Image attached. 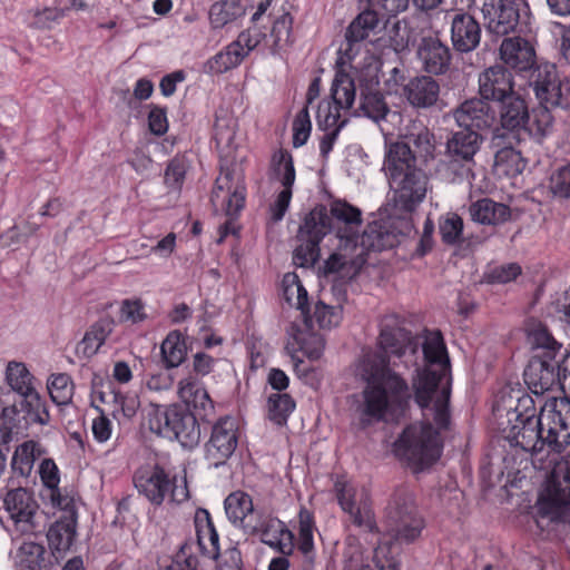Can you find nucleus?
<instances>
[{"label": "nucleus", "instance_id": "1", "mask_svg": "<svg viewBox=\"0 0 570 570\" xmlns=\"http://www.w3.org/2000/svg\"><path fill=\"white\" fill-rule=\"evenodd\" d=\"M422 351L425 364L416 368L412 390L423 421L407 425L393 444L395 455L417 470L439 460L443 448L440 432L451 423V367L441 332H429Z\"/></svg>", "mask_w": 570, "mask_h": 570}, {"label": "nucleus", "instance_id": "2", "mask_svg": "<svg viewBox=\"0 0 570 570\" xmlns=\"http://www.w3.org/2000/svg\"><path fill=\"white\" fill-rule=\"evenodd\" d=\"M379 346L381 353L365 355L360 367L365 386L356 411L364 426L397 417L412 399L406 380L390 367V358L402 357L407 350L415 354L419 343L413 341L397 316L390 315L382 320Z\"/></svg>", "mask_w": 570, "mask_h": 570}, {"label": "nucleus", "instance_id": "3", "mask_svg": "<svg viewBox=\"0 0 570 570\" xmlns=\"http://www.w3.org/2000/svg\"><path fill=\"white\" fill-rule=\"evenodd\" d=\"M507 425L502 434L512 446L527 452H540L546 445L561 453L570 446V400L553 399L547 402L540 414L531 396L518 399V405L507 412Z\"/></svg>", "mask_w": 570, "mask_h": 570}, {"label": "nucleus", "instance_id": "4", "mask_svg": "<svg viewBox=\"0 0 570 570\" xmlns=\"http://www.w3.org/2000/svg\"><path fill=\"white\" fill-rule=\"evenodd\" d=\"M528 343L534 351L523 373L529 390L533 394L542 395L561 386L562 380L567 377V366L561 367V362L557 358L562 344L542 325L529 331Z\"/></svg>", "mask_w": 570, "mask_h": 570}, {"label": "nucleus", "instance_id": "5", "mask_svg": "<svg viewBox=\"0 0 570 570\" xmlns=\"http://www.w3.org/2000/svg\"><path fill=\"white\" fill-rule=\"evenodd\" d=\"M357 239L360 243H357V248L353 249L354 255L350 256L347 252H337L325 261V275L337 274L343 281H352L365 265L367 252H381L395 246V237L389 234L382 220L367 224Z\"/></svg>", "mask_w": 570, "mask_h": 570}, {"label": "nucleus", "instance_id": "6", "mask_svg": "<svg viewBox=\"0 0 570 570\" xmlns=\"http://www.w3.org/2000/svg\"><path fill=\"white\" fill-rule=\"evenodd\" d=\"M383 169L392 191L393 205L406 214L412 213L425 198L429 177L420 165L384 158Z\"/></svg>", "mask_w": 570, "mask_h": 570}, {"label": "nucleus", "instance_id": "7", "mask_svg": "<svg viewBox=\"0 0 570 570\" xmlns=\"http://www.w3.org/2000/svg\"><path fill=\"white\" fill-rule=\"evenodd\" d=\"M151 432L177 440L185 448H194L200 441V426L197 415L180 404H150L147 413Z\"/></svg>", "mask_w": 570, "mask_h": 570}, {"label": "nucleus", "instance_id": "8", "mask_svg": "<svg viewBox=\"0 0 570 570\" xmlns=\"http://www.w3.org/2000/svg\"><path fill=\"white\" fill-rule=\"evenodd\" d=\"M389 533L402 543L414 542L425 528L413 492L406 487L396 488L385 508Z\"/></svg>", "mask_w": 570, "mask_h": 570}, {"label": "nucleus", "instance_id": "9", "mask_svg": "<svg viewBox=\"0 0 570 570\" xmlns=\"http://www.w3.org/2000/svg\"><path fill=\"white\" fill-rule=\"evenodd\" d=\"M132 480L138 493L154 505H161L166 499L181 503L189 498L186 479L183 478L181 484H177V478L170 476L158 464L139 468Z\"/></svg>", "mask_w": 570, "mask_h": 570}, {"label": "nucleus", "instance_id": "10", "mask_svg": "<svg viewBox=\"0 0 570 570\" xmlns=\"http://www.w3.org/2000/svg\"><path fill=\"white\" fill-rule=\"evenodd\" d=\"M538 510L552 521L570 523V452L554 464Z\"/></svg>", "mask_w": 570, "mask_h": 570}, {"label": "nucleus", "instance_id": "11", "mask_svg": "<svg viewBox=\"0 0 570 570\" xmlns=\"http://www.w3.org/2000/svg\"><path fill=\"white\" fill-rule=\"evenodd\" d=\"M435 138L433 132L420 121H412L396 141L387 146L385 158L412 163L426 164L434 158Z\"/></svg>", "mask_w": 570, "mask_h": 570}, {"label": "nucleus", "instance_id": "12", "mask_svg": "<svg viewBox=\"0 0 570 570\" xmlns=\"http://www.w3.org/2000/svg\"><path fill=\"white\" fill-rule=\"evenodd\" d=\"M527 78L540 105L570 110V80L560 79L554 65H537Z\"/></svg>", "mask_w": 570, "mask_h": 570}, {"label": "nucleus", "instance_id": "13", "mask_svg": "<svg viewBox=\"0 0 570 570\" xmlns=\"http://www.w3.org/2000/svg\"><path fill=\"white\" fill-rule=\"evenodd\" d=\"M326 207L313 208L304 218L298 229L301 244L294 249L293 263L297 267H312L320 257V243L328 234Z\"/></svg>", "mask_w": 570, "mask_h": 570}, {"label": "nucleus", "instance_id": "14", "mask_svg": "<svg viewBox=\"0 0 570 570\" xmlns=\"http://www.w3.org/2000/svg\"><path fill=\"white\" fill-rule=\"evenodd\" d=\"M500 127L493 130L491 144L499 147L504 139H515L521 132L528 131L530 121L529 107L525 98L515 91L501 101L497 102Z\"/></svg>", "mask_w": 570, "mask_h": 570}, {"label": "nucleus", "instance_id": "15", "mask_svg": "<svg viewBox=\"0 0 570 570\" xmlns=\"http://www.w3.org/2000/svg\"><path fill=\"white\" fill-rule=\"evenodd\" d=\"M3 503L12 522L13 531L22 535H37L43 532L45 527L40 521L42 515L38 511L39 505L27 489L19 487L9 491Z\"/></svg>", "mask_w": 570, "mask_h": 570}, {"label": "nucleus", "instance_id": "16", "mask_svg": "<svg viewBox=\"0 0 570 570\" xmlns=\"http://www.w3.org/2000/svg\"><path fill=\"white\" fill-rule=\"evenodd\" d=\"M333 104L322 101L318 105L316 119L322 130H332L345 119H341V109H350L355 100V85L351 76L337 71L331 88Z\"/></svg>", "mask_w": 570, "mask_h": 570}, {"label": "nucleus", "instance_id": "17", "mask_svg": "<svg viewBox=\"0 0 570 570\" xmlns=\"http://www.w3.org/2000/svg\"><path fill=\"white\" fill-rule=\"evenodd\" d=\"M334 490L340 507L350 515L353 524L368 532L377 530L370 495L365 489L358 492L352 483L336 480Z\"/></svg>", "mask_w": 570, "mask_h": 570}, {"label": "nucleus", "instance_id": "18", "mask_svg": "<svg viewBox=\"0 0 570 570\" xmlns=\"http://www.w3.org/2000/svg\"><path fill=\"white\" fill-rule=\"evenodd\" d=\"M471 7L481 11L484 27L491 35L507 36L519 24L520 10L517 0H471Z\"/></svg>", "mask_w": 570, "mask_h": 570}, {"label": "nucleus", "instance_id": "19", "mask_svg": "<svg viewBox=\"0 0 570 570\" xmlns=\"http://www.w3.org/2000/svg\"><path fill=\"white\" fill-rule=\"evenodd\" d=\"M326 220L328 222V233L334 230L336 236L344 242V247L340 252H347L357 248L356 238L362 225V212L360 208L348 204L345 200H334L331 204L330 214L326 210Z\"/></svg>", "mask_w": 570, "mask_h": 570}, {"label": "nucleus", "instance_id": "20", "mask_svg": "<svg viewBox=\"0 0 570 570\" xmlns=\"http://www.w3.org/2000/svg\"><path fill=\"white\" fill-rule=\"evenodd\" d=\"M483 137L474 130L452 132L446 141V154L450 158V166L454 168L462 178L472 176L474 156L480 150Z\"/></svg>", "mask_w": 570, "mask_h": 570}, {"label": "nucleus", "instance_id": "21", "mask_svg": "<svg viewBox=\"0 0 570 570\" xmlns=\"http://www.w3.org/2000/svg\"><path fill=\"white\" fill-rule=\"evenodd\" d=\"M238 444L236 421L226 416L219 419L212 429V434L205 444V459L210 465L218 468L227 462Z\"/></svg>", "mask_w": 570, "mask_h": 570}, {"label": "nucleus", "instance_id": "22", "mask_svg": "<svg viewBox=\"0 0 570 570\" xmlns=\"http://www.w3.org/2000/svg\"><path fill=\"white\" fill-rule=\"evenodd\" d=\"M451 114L461 129L476 132L491 129L497 120L495 110L480 97L464 100Z\"/></svg>", "mask_w": 570, "mask_h": 570}, {"label": "nucleus", "instance_id": "23", "mask_svg": "<svg viewBox=\"0 0 570 570\" xmlns=\"http://www.w3.org/2000/svg\"><path fill=\"white\" fill-rule=\"evenodd\" d=\"M416 58L428 75L441 76L451 67L452 52L436 36H425L416 45Z\"/></svg>", "mask_w": 570, "mask_h": 570}, {"label": "nucleus", "instance_id": "24", "mask_svg": "<svg viewBox=\"0 0 570 570\" xmlns=\"http://www.w3.org/2000/svg\"><path fill=\"white\" fill-rule=\"evenodd\" d=\"M480 98L499 102L517 90L512 72L503 65L485 68L478 78Z\"/></svg>", "mask_w": 570, "mask_h": 570}, {"label": "nucleus", "instance_id": "25", "mask_svg": "<svg viewBox=\"0 0 570 570\" xmlns=\"http://www.w3.org/2000/svg\"><path fill=\"white\" fill-rule=\"evenodd\" d=\"M451 40L456 51H473L481 40L480 23L470 13L455 12L451 21Z\"/></svg>", "mask_w": 570, "mask_h": 570}, {"label": "nucleus", "instance_id": "26", "mask_svg": "<svg viewBox=\"0 0 570 570\" xmlns=\"http://www.w3.org/2000/svg\"><path fill=\"white\" fill-rule=\"evenodd\" d=\"M500 58L510 68L518 72L530 73L534 69L535 52L531 43L521 37L503 39L500 46Z\"/></svg>", "mask_w": 570, "mask_h": 570}, {"label": "nucleus", "instance_id": "27", "mask_svg": "<svg viewBox=\"0 0 570 570\" xmlns=\"http://www.w3.org/2000/svg\"><path fill=\"white\" fill-rule=\"evenodd\" d=\"M178 396L188 410L191 407L200 420L213 414L214 402L212 401L204 384L195 376H187L178 383Z\"/></svg>", "mask_w": 570, "mask_h": 570}, {"label": "nucleus", "instance_id": "28", "mask_svg": "<svg viewBox=\"0 0 570 570\" xmlns=\"http://www.w3.org/2000/svg\"><path fill=\"white\" fill-rule=\"evenodd\" d=\"M261 541L283 556H289L294 550V534L286 524L277 518H265L257 523Z\"/></svg>", "mask_w": 570, "mask_h": 570}, {"label": "nucleus", "instance_id": "29", "mask_svg": "<svg viewBox=\"0 0 570 570\" xmlns=\"http://www.w3.org/2000/svg\"><path fill=\"white\" fill-rule=\"evenodd\" d=\"M403 94L412 107L428 109L439 100L440 83L430 75L417 76L409 80L403 88Z\"/></svg>", "mask_w": 570, "mask_h": 570}, {"label": "nucleus", "instance_id": "30", "mask_svg": "<svg viewBox=\"0 0 570 570\" xmlns=\"http://www.w3.org/2000/svg\"><path fill=\"white\" fill-rule=\"evenodd\" d=\"M357 111L360 115L372 119L376 124L386 118L390 112V108L380 89L379 80H371L366 83H361Z\"/></svg>", "mask_w": 570, "mask_h": 570}, {"label": "nucleus", "instance_id": "31", "mask_svg": "<svg viewBox=\"0 0 570 570\" xmlns=\"http://www.w3.org/2000/svg\"><path fill=\"white\" fill-rule=\"evenodd\" d=\"M225 512L227 518L246 532L254 533L257 523L253 521L254 505L249 494L236 491L225 499Z\"/></svg>", "mask_w": 570, "mask_h": 570}, {"label": "nucleus", "instance_id": "32", "mask_svg": "<svg viewBox=\"0 0 570 570\" xmlns=\"http://www.w3.org/2000/svg\"><path fill=\"white\" fill-rule=\"evenodd\" d=\"M226 190L225 213L228 217H236L245 206L246 188L243 183L232 184V174L226 173L224 177H218L215 188L212 193V202L215 205L220 197V193Z\"/></svg>", "mask_w": 570, "mask_h": 570}, {"label": "nucleus", "instance_id": "33", "mask_svg": "<svg viewBox=\"0 0 570 570\" xmlns=\"http://www.w3.org/2000/svg\"><path fill=\"white\" fill-rule=\"evenodd\" d=\"M77 512L62 514L47 532L50 548L57 552L68 551L76 538Z\"/></svg>", "mask_w": 570, "mask_h": 570}, {"label": "nucleus", "instance_id": "34", "mask_svg": "<svg viewBox=\"0 0 570 570\" xmlns=\"http://www.w3.org/2000/svg\"><path fill=\"white\" fill-rule=\"evenodd\" d=\"M28 430V422L14 406H4L0 412V446L10 451V444L18 441Z\"/></svg>", "mask_w": 570, "mask_h": 570}, {"label": "nucleus", "instance_id": "35", "mask_svg": "<svg viewBox=\"0 0 570 570\" xmlns=\"http://www.w3.org/2000/svg\"><path fill=\"white\" fill-rule=\"evenodd\" d=\"M471 219L482 225H498L510 218V208L490 198H482L469 207Z\"/></svg>", "mask_w": 570, "mask_h": 570}, {"label": "nucleus", "instance_id": "36", "mask_svg": "<svg viewBox=\"0 0 570 570\" xmlns=\"http://www.w3.org/2000/svg\"><path fill=\"white\" fill-rule=\"evenodd\" d=\"M283 296L289 306L296 307L301 312V317L304 324L311 326V315L308 307L307 291L302 285L297 275L287 273L282 281Z\"/></svg>", "mask_w": 570, "mask_h": 570}, {"label": "nucleus", "instance_id": "37", "mask_svg": "<svg viewBox=\"0 0 570 570\" xmlns=\"http://www.w3.org/2000/svg\"><path fill=\"white\" fill-rule=\"evenodd\" d=\"M334 275L333 292H337V302L341 304L346 299V292L345 289H342V286L348 281L341 279L337 274ZM311 317L312 321L315 320L321 328H332L337 326L342 320V306H331L323 302H318L315 304L314 314Z\"/></svg>", "mask_w": 570, "mask_h": 570}, {"label": "nucleus", "instance_id": "38", "mask_svg": "<svg viewBox=\"0 0 570 570\" xmlns=\"http://www.w3.org/2000/svg\"><path fill=\"white\" fill-rule=\"evenodd\" d=\"M362 12L348 26L345 38L348 42H358L366 39L370 32L375 31L385 20L370 6L361 3Z\"/></svg>", "mask_w": 570, "mask_h": 570}, {"label": "nucleus", "instance_id": "39", "mask_svg": "<svg viewBox=\"0 0 570 570\" xmlns=\"http://www.w3.org/2000/svg\"><path fill=\"white\" fill-rule=\"evenodd\" d=\"M115 322L109 317H104L94 323L86 332L83 338L77 346V353L85 357H91L104 345L107 337L111 334Z\"/></svg>", "mask_w": 570, "mask_h": 570}, {"label": "nucleus", "instance_id": "40", "mask_svg": "<svg viewBox=\"0 0 570 570\" xmlns=\"http://www.w3.org/2000/svg\"><path fill=\"white\" fill-rule=\"evenodd\" d=\"M313 321L311 320V326L307 327L304 324L302 328L298 324L292 323L287 330L289 336L293 337L299 350L311 360H317L321 357L324 350V342L321 335L314 333Z\"/></svg>", "mask_w": 570, "mask_h": 570}, {"label": "nucleus", "instance_id": "41", "mask_svg": "<svg viewBox=\"0 0 570 570\" xmlns=\"http://www.w3.org/2000/svg\"><path fill=\"white\" fill-rule=\"evenodd\" d=\"M247 55V50L236 39L208 61V68L214 73L226 72L240 65Z\"/></svg>", "mask_w": 570, "mask_h": 570}, {"label": "nucleus", "instance_id": "42", "mask_svg": "<svg viewBox=\"0 0 570 570\" xmlns=\"http://www.w3.org/2000/svg\"><path fill=\"white\" fill-rule=\"evenodd\" d=\"M160 352L166 368L178 367L186 358L185 338L178 331H171L160 345Z\"/></svg>", "mask_w": 570, "mask_h": 570}, {"label": "nucleus", "instance_id": "43", "mask_svg": "<svg viewBox=\"0 0 570 570\" xmlns=\"http://www.w3.org/2000/svg\"><path fill=\"white\" fill-rule=\"evenodd\" d=\"M519 140L520 137L515 139L505 137L504 144L497 147L494 165L501 167L505 174L521 173L525 167L521 153L513 148V144Z\"/></svg>", "mask_w": 570, "mask_h": 570}, {"label": "nucleus", "instance_id": "44", "mask_svg": "<svg viewBox=\"0 0 570 570\" xmlns=\"http://www.w3.org/2000/svg\"><path fill=\"white\" fill-rule=\"evenodd\" d=\"M14 560L19 570H41L46 566V549L42 544L26 541L18 549Z\"/></svg>", "mask_w": 570, "mask_h": 570}, {"label": "nucleus", "instance_id": "45", "mask_svg": "<svg viewBox=\"0 0 570 570\" xmlns=\"http://www.w3.org/2000/svg\"><path fill=\"white\" fill-rule=\"evenodd\" d=\"M38 446L32 440L17 446L11 460V470L16 476L26 480L31 474Z\"/></svg>", "mask_w": 570, "mask_h": 570}, {"label": "nucleus", "instance_id": "46", "mask_svg": "<svg viewBox=\"0 0 570 570\" xmlns=\"http://www.w3.org/2000/svg\"><path fill=\"white\" fill-rule=\"evenodd\" d=\"M22 397L21 411L24 412L22 417L28 422V425L31 423L46 425L50 420L46 401L41 399L36 390H32Z\"/></svg>", "mask_w": 570, "mask_h": 570}, {"label": "nucleus", "instance_id": "47", "mask_svg": "<svg viewBox=\"0 0 570 570\" xmlns=\"http://www.w3.org/2000/svg\"><path fill=\"white\" fill-rule=\"evenodd\" d=\"M273 177L281 181L284 188H292L295 181V168L292 155L284 149L275 151L271 160Z\"/></svg>", "mask_w": 570, "mask_h": 570}, {"label": "nucleus", "instance_id": "48", "mask_svg": "<svg viewBox=\"0 0 570 570\" xmlns=\"http://www.w3.org/2000/svg\"><path fill=\"white\" fill-rule=\"evenodd\" d=\"M244 14L245 9L238 0H222L210 7L209 20L214 28H222Z\"/></svg>", "mask_w": 570, "mask_h": 570}, {"label": "nucleus", "instance_id": "49", "mask_svg": "<svg viewBox=\"0 0 570 570\" xmlns=\"http://www.w3.org/2000/svg\"><path fill=\"white\" fill-rule=\"evenodd\" d=\"M6 380L10 387L21 396L35 390L31 384L32 375L22 363L10 362L7 366Z\"/></svg>", "mask_w": 570, "mask_h": 570}, {"label": "nucleus", "instance_id": "50", "mask_svg": "<svg viewBox=\"0 0 570 570\" xmlns=\"http://www.w3.org/2000/svg\"><path fill=\"white\" fill-rule=\"evenodd\" d=\"M295 409V401L287 393H275L268 397V417L278 425L287 422Z\"/></svg>", "mask_w": 570, "mask_h": 570}, {"label": "nucleus", "instance_id": "51", "mask_svg": "<svg viewBox=\"0 0 570 570\" xmlns=\"http://www.w3.org/2000/svg\"><path fill=\"white\" fill-rule=\"evenodd\" d=\"M48 391L56 404H68L73 395V383L70 375L66 373L52 374L48 381Z\"/></svg>", "mask_w": 570, "mask_h": 570}, {"label": "nucleus", "instance_id": "52", "mask_svg": "<svg viewBox=\"0 0 570 570\" xmlns=\"http://www.w3.org/2000/svg\"><path fill=\"white\" fill-rule=\"evenodd\" d=\"M441 239L446 245H458L462 242L463 219L455 213H449L439 222Z\"/></svg>", "mask_w": 570, "mask_h": 570}, {"label": "nucleus", "instance_id": "53", "mask_svg": "<svg viewBox=\"0 0 570 570\" xmlns=\"http://www.w3.org/2000/svg\"><path fill=\"white\" fill-rule=\"evenodd\" d=\"M292 26L293 18L289 12H283L274 20L271 29V37L273 39L272 48L274 51L292 43Z\"/></svg>", "mask_w": 570, "mask_h": 570}, {"label": "nucleus", "instance_id": "54", "mask_svg": "<svg viewBox=\"0 0 570 570\" xmlns=\"http://www.w3.org/2000/svg\"><path fill=\"white\" fill-rule=\"evenodd\" d=\"M194 525L196 532V542L191 540L189 542L193 543V547L196 544L198 550L202 551L215 529L208 510L203 508H198L196 510L194 515Z\"/></svg>", "mask_w": 570, "mask_h": 570}, {"label": "nucleus", "instance_id": "55", "mask_svg": "<svg viewBox=\"0 0 570 570\" xmlns=\"http://www.w3.org/2000/svg\"><path fill=\"white\" fill-rule=\"evenodd\" d=\"M187 168L188 163L184 157H174L165 169L164 181L166 186L173 190H180Z\"/></svg>", "mask_w": 570, "mask_h": 570}, {"label": "nucleus", "instance_id": "56", "mask_svg": "<svg viewBox=\"0 0 570 570\" xmlns=\"http://www.w3.org/2000/svg\"><path fill=\"white\" fill-rule=\"evenodd\" d=\"M299 528H298V550L308 556L314 549L313 529L314 521L312 514L303 509L299 511Z\"/></svg>", "mask_w": 570, "mask_h": 570}, {"label": "nucleus", "instance_id": "57", "mask_svg": "<svg viewBox=\"0 0 570 570\" xmlns=\"http://www.w3.org/2000/svg\"><path fill=\"white\" fill-rule=\"evenodd\" d=\"M549 189L557 198H570V163L557 168L551 174Z\"/></svg>", "mask_w": 570, "mask_h": 570}, {"label": "nucleus", "instance_id": "58", "mask_svg": "<svg viewBox=\"0 0 570 570\" xmlns=\"http://www.w3.org/2000/svg\"><path fill=\"white\" fill-rule=\"evenodd\" d=\"M198 558L193 551V543L185 542L164 570H198Z\"/></svg>", "mask_w": 570, "mask_h": 570}, {"label": "nucleus", "instance_id": "59", "mask_svg": "<svg viewBox=\"0 0 570 570\" xmlns=\"http://www.w3.org/2000/svg\"><path fill=\"white\" fill-rule=\"evenodd\" d=\"M360 3H366L372 7L384 20L406 10L409 0H358Z\"/></svg>", "mask_w": 570, "mask_h": 570}, {"label": "nucleus", "instance_id": "60", "mask_svg": "<svg viewBox=\"0 0 570 570\" xmlns=\"http://www.w3.org/2000/svg\"><path fill=\"white\" fill-rule=\"evenodd\" d=\"M266 36L265 26H261L259 22H257L252 23V27L240 32L237 40L249 53L266 38Z\"/></svg>", "mask_w": 570, "mask_h": 570}, {"label": "nucleus", "instance_id": "61", "mask_svg": "<svg viewBox=\"0 0 570 570\" xmlns=\"http://www.w3.org/2000/svg\"><path fill=\"white\" fill-rule=\"evenodd\" d=\"M384 223L389 234L395 237V246L400 243V237L410 235L413 229L412 220L409 216L389 217Z\"/></svg>", "mask_w": 570, "mask_h": 570}, {"label": "nucleus", "instance_id": "62", "mask_svg": "<svg viewBox=\"0 0 570 570\" xmlns=\"http://www.w3.org/2000/svg\"><path fill=\"white\" fill-rule=\"evenodd\" d=\"M235 137V122L232 118L216 117L214 138L218 145H229Z\"/></svg>", "mask_w": 570, "mask_h": 570}, {"label": "nucleus", "instance_id": "63", "mask_svg": "<svg viewBox=\"0 0 570 570\" xmlns=\"http://www.w3.org/2000/svg\"><path fill=\"white\" fill-rule=\"evenodd\" d=\"M120 316L124 321L134 324L146 320L145 306L140 299H125L120 307Z\"/></svg>", "mask_w": 570, "mask_h": 570}, {"label": "nucleus", "instance_id": "64", "mask_svg": "<svg viewBox=\"0 0 570 570\" xmlns=\"http://www.w3.org/2000/svg\"><path fill=\"white\" fill-rule=\"evenodd\" d=\"M219 570H242L243 560L242 553L236 547L229 546L224 551H220L218 560Z\"/></svg>", "mask_w": 570, "mask_h": 570}]
</instances>
